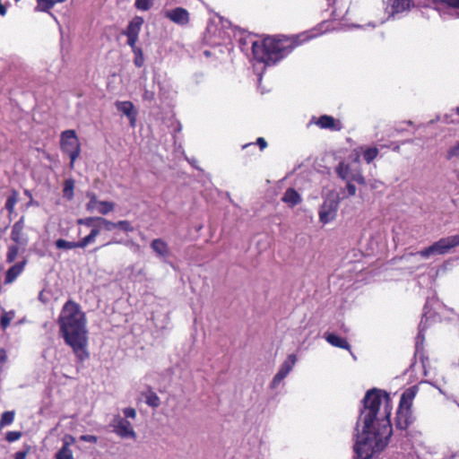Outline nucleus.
<instances>
[{
    "label": "nucleus",
    "instance_id": "obj_18",
    "mask_svg": "<svg viewBox=\"0 0 459 459\" xmlns=\"http://www.w3.org/2000/svg\"><path fill=\"white\" fill-rule=\"evenodd\" d=\"M25 263H26L25 261L17 263V264H13V266H11L7 270L5 279H4V282L6 284L12 283L22 273V272L23 271Z\"/></svg>",
    "mask_w": 459,
    "mask_h": 459
},
{
    "label": "nucleus",
    "instance_id": "obj_7",
    "mask_svg": "<svg viewBox=\"0 0 459 459\" xmlns=\"http://www.w3.org/2000/svg\"><path fill=\"white\" fill-rule=\"evenodd\" d=\"M114 429V432L123 437L136 438V433L133 429L132 424L126 419L121 418L119 415H116L110 424Z\"/></svg>",
    "mask_w": 459,
    "mask_h": 459
},
{
    "label": "nucleus",
    "instance_id": "obj_24",
    "mask_svg": "<svg viewBox=\"0 0 459 459\" xmlns=\"http://www.w3.org/2000/svg\"><path fill=\"white\" fill-rule=\"evenodd\" d=\"M145 403L152 408H157L160 404V397L153 391L149 390L145 394Z\"/></svg>",
    "mask_w": 459,
    "mask_h": 459
},
{
    "label": "nucleus",
    "instance_id": "obj_13",
    "mask_svg": "<svg viewBox=\"0 0 459 459\" xmlns=\"http://www.w3.org/2000/svg\"><path fill=\"white\" fill-rule=\"evenodd\" d=\"M252 52L254 57L260 63H264L266 65H271L269 54L267 52V48L265 47L264 39L263 42L259 43L257 41H254L252 43Z\"/></svg>",
    "mask_w": 459,
    "mask_h": 459
},
{
    "label": "nucleus",
    "instance_id": "obj_64",
    "mask_svg": "<svg viewBox=\"0 0 459 459\" xmlns=\"http://www.w3.org/2000/svg\"><path fill=\"white\" fill-rule=\"evenodd\" d=\"M456 113L459 115V107L456 108Z\"/></svg>",
    "mask_w": 459,
    "mask_h": 459
},
{
    "label": "nucleus",
    "instance_id": "obj_11",
    "mask_svg": "<svg viewBox=\"0 0 459 459\" xmlns=\"http://www.w3.org/2000/svg\"><path fill=\"white\" fill-rule=\"evenodd\" d=\"M165 17L180 26L187 25L190 21V14L188 11L183 7H176L166 11Z\"/></svg>",
    "mask_w": 459,
    "mask_h": 459
},
{
    "label": "nucleus",
    "instance_id": "obj_62",
    "mask_svg": "<svg viewBox=\"0 0 459 459\" xmlns=\"http://www.w3.org/2000/svg\"><path fill=\"white\" fill-rule=\"evenodd\" d=\"M420 338H423V337L421 336V334H420V333L418 334L417 339L419 340V339H420Z\"/></svg>",
    "mask_w": 459,
    "mask_h": 459
},
{
    "label": "nucleus",
    "instance_id": "obj_36",
    "mask_svg": "<svg viewBox=\"0 0 459 459\" xmlns=\"http://www.w3.org/2000/svg\"><path fill=\"white\" fill-rule=\"evenodd\" d=\"M378 154V150L377 148H369L366 150L363 153L364 160L370 163Z\"/></svg>",
    "mask_w": 459,
    "mask_h": 459
},
{
    "label": "nucleus",
    "instance_id": "obj_48",
    "mask_svg": "<svg viewBox=\"0 0 459 459\" xmlns=\"http://www.w3.org/2000/svg\"><path fill=\"white\" fill-rule=\"evenodd\" d=\"M80 439L85 442L97 443L98 437L94 435H82L80 437Z\"/></svg>",
    "mask_w": 459,
    "mask_h": 459
},
{
    "label": "nucleus",
    "instance_id": "obj_6",
    "mask_svg": "<svg viewBox=\"0 0 459 459\" xmlns=\"http://www.w3.org/2000/svg\"><path fill=\"white\" fill-rule=\"evenodd\" d=\"M335 170L337 175L343 180L355 181L360 185H365L366 183L360 171L350 164L340 162Z\"/></svg>",
    "mask_w": 459,
    "mask_h": 459
},
{
    "label": "nucleus",
    "instance_id": "obj_42",
    "mask_svg": "<svg viewBox=\"0 0 459 459\" xmlns=\"http://www.w3.org/2000/svg\"><path fill=\"white\" fill-rule=\"evenodd\" d=\"M454 157H459V143L447 151L446 159L451 160Z\"/></svg>",
    "mask_w": 459,
    "mask_h": 459
},
{
    "label": "nucleus",
    "instance_id": "obj_40",
    "mask_svg": "<svg viewBox=\"0 0 459 459\" xmlns=\"http://www.w3.org/2000/svg\"><path fill=\"white\" fill-rule=\"evenodd\" d=\"M22 437V432L20 431H8L5 436V439L12 443L17 441Z\"/></svg>",
    "mask_w": 459,
    "mask_h": 459
},
{
    "label": "nucleus",
    "instance_id": "obj_23",
    "mask_svg": "<svg viewBox=\"0 0 459 459\" xmlns=\"http://www.w3.org/2000/svg\"><path fill=\"white\" fill-rule=\"evenodd\" d=\"M115 106L118 111L122 112L126 117L131 116V114H133L136 111L134 104L128 100L117 101L115 103Z\"/></svg>",
    "mask_w": 459,
    "mask_h": 459
},
{
    "label": "nucleus",
    "instance_id": "obj_53",
    "mask_svg": "<svg viewBox=\"0 0 459 459\" xmlns=\"http://www.w3.org/2000/svg\"><path fill=\"white\" fill-rule=\"evenodd\" d=\"M136 117H137V111H135L134 113L131 114V116H128L127 118L129 119L130 121V125L131 126H135V122H136Z\"/></svg>",
    "mask_w": 459,
    "mask_h": 459
},
{
    "label": "nucleus",
    "instance_id": "obj_29",
    "mask_svg": "<svg viewBox=\"0 0 459 459\" xmlns=\"http://www.w3.org/2000/svg\"><path fill=\"white\" fill-rule=\"evenodd\" d=\"M56 1L55 0H37L36 11L47 12L50 10Z\"/></svg>",
    "mask_w": 459,
    "mask_h": 459
},
{
    "label": "nucleus",
    "instance_id": "obj_50",
    "mask_svg": "<svg viewBox=\"0 0 459 459\" xmlns=\"http://www.w3.org/2000/svg\"><path fill=\"white\" fill-rule=\"evenodd\" d=\"M100 201H89L88 204H86V209L87 211L89 212H93L94 210L97 209V206H99V203Z\"/></svg>",
    "mask_w": 459,
    "mask_h": 459
},
{
    "label": "nucleus",
    "instance_id": "obj_35",
    "mask_svg": "<svg viewBox=\"0 0 459 459\" xmlns=\"http://www.w3.org/2000/svg\"><path fill=\"white\" fill-rule=\"evenodd\" d=\"M134 54V64L136 67H142L144 62L143 54L142 49L139 48L133 51Z\"/></svg>",
    "mask_w": 459,
    "mask_h": 459
},
{
    "label": "nucleus",
    "instance_id": "obj_58",
    "mask_svg": "<svg viewBox=\"0 0 459 459\" xmlns=\"http://www.w3.org/2000/svg\"><path fill=\"white\" fill-rule=\"evenodd\" d=\"M350 354L351 355V357H352L353 359H356V356L353 354V352H352V351H350Z\"/></svg>",
    "mask_w": 459,
    "mask_h": 459
},
{
    "label": "nucleus",
    "instance_id": "obj_52",
    "mask_svg": "<svg viewBox=\"0 0 459 459\" xmlns=\"http://www.w3.org/2000/svg\"><path fill=\"white\" fill-rule=\"evenodd\" d=\"M256 143L260 147L261 150H264L267 146V143L263 137L257 138Z\"/></svg>",
    "mask_w": 459,
    "mask_h": 459
},
{
    "label": "nucleus",
    "instance_id": "obj_55",
    "mask_svg": "<svg viewBox=\"0 0 459 459\" xmlns=\"http://www.w3.org/2000/svg\"><path fill=\"white\" fill-rule=\"evenodd\" d=\"M87 197L90 199V201H98L97 199V195L95 193L93 192H88L86 194Z\"/></svg>",
    "mask_w": 459,
    "mask_h": 459
},
{
    "label": "nucleus",
    "instance_id": "obj_63",
    "mask_svg": "<svg viewBox=\"0 0 459 459\" xmlns=\"http://www.w3.org/2000/svg\"><path fill=\"white\" fill-rule=\"evenodd\" d=\"M111 243H117V241H110V242H108L106 245H110Z\"/></svg>",
    "mask_w": 459,
    "mask_h": 459
},
{
    "label": "nucleus",
    "instance_id": "obj_9",
    "mask_svg": "<svg viewBox=\"0 0 459 459\" xmlns=\"http://www.w3.org/2000/svg\"><path fill=\"white\" fill-rule=\"evenodd\" d=\"M297 361V357L294 354H290L287 359L281 365L280 369L273 377L271 382V387L275 388L292 370L295 363Z\"/></svg>",
    "mask_w": 459,
    "mask_h": 459
},
{
    "label": "nucleus",
    "instance_id": "obj_41",
    "mask_svg": "<svg viewBox=\"0 0 459 459\" xmlns=\"http://www.w3.org/2000/svg\"><path fill=\"white\" fill-rule=\"evenodd\" d=\"M95 238L92 237L91 234L87 235L83 238H82L80 241H78V245L80 248H84L89 244L93 243L95 241Z\"/></svg>",
    "mask_w": 459,
    "mask_h": 459
},
{
    "label": "nucleus",
    "instance_id": "obj_20",
    "mask_svg": "<svg viewBox=\"0 0 459 459\" xmlns=\"http://www.w3.org/2000/svg\"><path fill=\"white\" fill-rule=\"evenodd\" d=\"M151 247L159 256H167L169 255L168 245L161 238L153 239L151 243Z\"/></svg>",
    "mask_w": 459,
    "mask_h": 459
},
{
    "label": "nucleus",
    "instance_id": "obj_2",
    "mask_svg": "<svg viewBox=\"0 0 459 459\" xmlns=\"http://www.w3.org/2000/svg\"><path fill=\"white\" fill-rule=\"evenodd\" d=\"M59 333L80 361L90 356L87 351L88 330L85 314L80 306L68 300L65 303L58 316Z\"/></svg>",
    "mask_w": 459,
    "mask_h": 459
},
{
    "label": "nucleus",
    "instance_id": "obj_32",
    "mask_svg": "<svg viewBox=\"0 0 459 459\" xmlns=\"http://www.w3.org/2000/svg\"><path fill=\"white\" fill-rule=\"evenodd\" d=\"M14 318V312L13 311H10V312H4L0 317V325H1V328L2 329H6L11 321Z\"/></svg>",
    "mask_w": 459,
    "mask_h": 459
},
{
    "label": "nucleus",
    "instance_id": "obj_25",
    "mask_svg": "<svg viewBox=\"0 0 459 459\" xmlns=\"http://www.w3.org/2000/svg\"><path fill=\"white\" fill-rule=\"evenodd\" d=\"M74 181L73 179H66L64 184V197L72 200L74 198Z\"/></svg>",
    "mask_w": 459,
    "mask_h": 459
},
{
    "label": "nucleus",
    "instance_id": "obj_57",
    "mask_svg": "<svg viewBox=\"0 0 459 459\" xmlns=\"http://www.w3.org/2000/svg\"><path fill=\"white\" fill-rule=\"evenodd\" d=\"M350 354L351 355V357H352L353 359H356V356L353 354V352H352V351H350Z\"/></svg>",
    "mask_w": 459,
    "mask_h": 459
},
{
    "label": "nucleus",
    "instance_id": "obj_60",
    "mask_svg": "<svg viewBox=\"0 0 459 459\" xmlns=\"http://www.w3.org/2000/svg\"><path fill=\"white\" fill-rule=\"evenodd\" d=\"M350 354L351 355V357H352L353 359H356V356L353 354V352H352V351H350Z\"/></svg>",
    "mask_w": 459,
    "mask_h": 459
},
{
    "label": "nucleus",
    "instance_id": "obj_49",
    "mask_svg": "<svg viewBox=\"0 0 459 459\" xmlns=\"http://www.w3.org/2000/svg\"><path fill=\"white\" fill-rule=\"evenodd\" d=\"M74 441L75 439L73 436L65 435L63 438V446L66 445L67 447H70V446L73 445Z\"/></svg>",
    "mask_w": 459,
    "mask_h": 459
},
{
    "label": "nucleus",
    "instance_id": "obj_43",
    "mask_svg": "<svg viewBox=\"0 0 459 459\" xmlns=\"http://www.w3.org/2000/svg\"><path fill=\"white\" fill-rule=\"evenodd\" d=\"M346 190L347 195H343L344 198H349L356 194V186L351 183V181H347Z\"/></svg>",
    "mask_w": 459,
    "mask_h": 459
},
{
    "label": "nucleus",
    "instance_id": "obj_12",
    "mask_svg": "<svg viewBox=\"0 0 459 459\" xmlns=\"http://www.w3.org/2000/svg\"><path fill=\"white\" fill-rule=\"evenodd\" d=\"M417 4L424 7H431L438 12L448 7L459 9V0H417Z\"/></svg>",
    "mask_w": 459,
    "mask_h": 459
},
{
    "label": "nucleus",
    "instance_id": "obj_46",
    "mask_svg": "<svg viewBox=\"0 0 459 459\" xmlns=\"http://www.w3.org/2000/svg\"><path fill=\"white\" fill-rule=\"evenodd\" d=\"M126 37H127V44L131 47L132 51L139 48L138 47H136L138 36H126Z\"/></svg>",
    "mask_w": 459,
    "mask_h": 459
},
{
    "label": "nucleus",
    "instance_id": "obj_3",
    "mask_svg": "<svg viewBox=\"0 0 459 459\" xmlns=\"http://www.w3.org/2000/svg\"><path fill=\"white\" fill-rule=\"evenodd\" d=\"M265 47L269 54L271 65L276 64L279 60L283 58L286 55L291 52L294 46L290 39H264Z\"/></svg>",
    "mask_w": 459,
    "mask_h": 459
},
{
    "label": "nucleus",
    "instance_id": "obj_8",
    "mask_svg": "<svg viewBox=\"0 0 459 459\" xmlns=\"http://www.w3.org/2000/svg\"><path fill=\"white\" fill-rule=\"evenodd\" d=\"M338 207L339 201L337 199H326L319 211L320 221L325 224L332 221L336 216Z\"/></svg>",
    "mask_w": 459,
    "mask_h": 459
},
{
    "label": "nucleus",
    "instance_id": "obj_21",
    "mask_svg": "<svg viewBox=\"0 0 459 459\" xmlns=\"http://www.w3.org/2000/svg\"><path fill=\"white\" fill-rule=\"evenodd\" d=\"M416 394H417L416 386H411V387L408 388L407 390H405L401 396L399 405L410 408L411 402L414 399Z\"/></svg>",
    "mask_w": 459,
    "mask_h": 459
},
{
    "label": "nucleus",
    "instance_id": "obj_30",
    "mask_svg": "<svg viewBox=\"0 0 459 459\" xmlns=\"http://www.w3.org/2000/svg\"><path fill=\"white\" fill-rule=\"evenodd\" d=\"M18 202V194L16 191H13L12 195L7 197L5 202V209L9 212V213H13L14 211V206Z\"/></svg>",
    "mask_w": 459,
    "mask_h": 459
},
{
    "label": "nucleus",
    "instance_id": "obj_33",
    "mask_svg": "<svg viewBox=\"0 0 459 459\" xmlns=\"http://www.w3.org/2000/svg\"><path fill=\"white\" fill-rule=\"evenodd\" d=\"M98 223L107 231H111L117 227V222L110 221L104 217H100Z\"/></svg>",
    "mask_w": 459,
    "mask_h": 459
},
{
    "label": "nucleus",
    "instance_id": "obj_44",
    "mask_svg": "<svg viewBox=\"0 0 459 459\" xmlns=\"http://www.w3.org/2000/svg\"><path fill=\"white\" fill-rule=\"evenodd\" d=\"M30 450V447L29 446H26L23 450L18 451L14 454V459H26Z\"/></svg>",
    "mask_w": 459,
    "mask_h": 459
},
{
    "label": "nucleus",
    "instance_id": "obj_56",
    "mask_svg": "<svg viewBox=\"0 0 459 459\" xmlns=\"http://www.w3.org/2000/svg\"><path fill=\"white\" fill-rule=\"evenodd\" d=\"M43 299V292L41 291V292L39 293V299Z\"/></svg>",
    "mask_w": 459,
    "mask_h": 459
},
{
    "label": "nucleus",
    "instance_id": "obj_34",
    "mask_svg": "<svg viewBox=\"0 0 459 459\" xmlns=\"http://www.w3.org/2000/svg\"><path fill=\"white\" fill-rule=\"evenodd\" d=\"M18 253H19V245H12L8 247V252H7V255H6V261L8 263H13L17 255H18Z\"/></svg>",
    "mask_w": 459,
    "mask_h": 459
},
{
    "label": "nucleus",
    "instance_id": "obj_10",
    "mask_svg": "<svg viewBox=\"0 0 459 459\" xmlns=\"http://www.w3.org/2000/svg\"><path fill=\"white\" fill-rule=\"evenodd\" d=\"M24 217H21L18 221H16L11 231V239L21 247H26L29 243V238L24 233Z\"/></svg>",
    "mask_w": 459,
    "mask_h": 459
},
{
    "label": "nucleus",
    "instance_id": "obj_26",
    "mask_svg": "<svg viewBox=\"0 0 459 459\" xmlns=\"http://www.w3.org/2000/svg\"><path fill=\"white\" fill-rule=\"evenodd\" d=\"M115 209V204L108 201H100L99 203V208L97 209L99 213L106 215Z\"/></svg>",
    "mask_w": 459,
    "mask_h": 459
},
{
    "label": "nucleus",
    "instance_id": "obj_31",
    "mask_svg": "<svg viewBox=\"0 0 459 459\" xmlns=\"http://www.w3.org/2000/svg\"><path fill=\"white\" fill-rule=\"evenodd\" d=\"M14 415L15 413L13 411H4L0 419V427L4 428L5 426L12 424L14 420Z\"/></svg>",
    "mask_w": 459,
    "mask_h": 459
},
{
    "label": "nucleus",
    "instance_id": "obj_38",
    "mask_svg": "<svg viewBox=\"0 0 459 459\" xmlns=\"http://www.w3.org/2000/svg\"><path fill=\"white\" fill-rule=\"evenodd\" d=\"M152 4V0H135V7L141 11H148Z\"/></svg>",
    "mask_w": 459,
    "mask_h": 459
},
{
    "label": "nucleus",
    "instance_id": "obj_1",
    "mask_svg": "<svg viewBox=\"0 0 459 459\" xmlns=\"http://www.w3.org/2000/svg\"><path fill=\"white\" fill-rule=\"evenodd\" d=\"M362 403L356 430L359 422L363 427L362 432L356 434L354 452L357 459H370L386 446L392 435L390 397L374 388L367 392Z\"/></svg>",
    "mask_w": 459,
    "mask_h": 459
},
{
    "label": "nucleus",
    "instance_id": "obj_17",
    "mask_svg": "<svg viewBox=\"0 0 459 459\" xmlns=\"http://www.w3.org/2000/svg\"><path fill=\"white\" fill-rule=\"evenodd\" d=\"M143 19L140 16H135L128 23L126 30L123 32L126 36H139Z\"/></svg>",
    "mask_w": 459,
    "mask_h": 459
},
{
    "label": "nucleus",
    "instance_id": "obj_14",
    "mask_svg": "<svg viewBox=\"0 0 459 459\" xmlns=\"http://www.w3.org/2000/svg\"><path fill=\"white\" fill-rule=\"evenodd\" d=\"M411 423L410 408L400 406L397 409L395 425L399 429H406Z\"/></svg>",
    "mask_w": 459,
    "mask_h": 459
},
{
    "label": "nucleus",
    "instance_id": "obj_4",
    "mask_svg": "<svg viewBox=\"0 0 459 459\" xmlns=\"http://www.w3.org/2000/svg\"><path fill=\"white\" fill-rule=\"evenodd\" d=\"M459 246V235L448 236L442 238L439 240L434 242L429 247L415 253L423 258H429L431 255H443L450 252L454 247Z\"/></svg>",
    "mask_w": 459,
    "mask_h": 459
},
{
    "label": "nucleus",
    "instance_id": "obj_15",
    "mask_svg": "<svg viewBox=\"0 0 459 459\" xmlns=\"http://www.w3.org/2000/svg\"><path fill=\"white\" fill-rule=\"evenodd\" d=\"M325 338L327 342L334 347L351 351V345L346 339L340 337L334 333H325Z\"/></svg>",
    "mask_w": 459,
    "mask_h": 459
},
{
    "label": "nucleus",
    "instance_id": "obj_5",
    "mask_svg": "<svg viewBox=\"0 0 459 459\" xmlns=\"http://www.w3.org/2000/svg\"><path fill=\"white\" fill-rule=\"evenodd\" d=\"M61 147L69 155L70 167L74 168V161L81 153V143L74 130H66L62 133Z\"/></svg>",
    "mask_w": 459,
    "mask_h": 459
},
{
    "label": "nucleus",
    "instance_id": "obj_47",
    "mask_svg": "<svg viewBox=\"0 0 459 459\" xmlns=\"http://www.w3.org/2000/svg\"><path fill=\"white\" fill-rule=\"evenodd\" d=\"M123 413L126 418L134 419L136 417V411L131 407L124 409Z\"/></svg>",
    "mask_w": 459,
    "mask_h": 459
},
{
    "label": "nucleus",
    "instance_id": "obj_19",
    "mask_svg": "<svg viewBox=\"0 0 459 459\" xmlns=\"http://www.w3.org/2000/svg\"><path fill=\"white\" fill-rule=\"evenodd\" d=\"M281 201L290 206H295L301 202V196L294 188H288L282 195Z\"/></svg>",
    "mask_w": 459,
    "mask_h": 459
},
{
    "label": "nucleus",
    "instance_id": "obj_61",
    "mask_svg": "<svg viewBox=\"0 0 459 459\" xmlns=\"http://www.w3.org/2000/svg\"><path fill=\"white\" fill-rule=\"evenodd\" d=\"M350 354L351 355V357H352L353 359H356V356L353 354V352H352V351H350Z\"/></svg>",
    "mask_w": 459,
    "mask_h": 459
},
{
    "label": "nucleus",
    "instance_id": "obj_45",
    "mask_svg": "<svg viewBox=\"0 0 459 459\" xmlns=\"http://www.w3.org/2000/svg\"><path fill=\"white\" fill-rule=\"evenodd\" d=\"M155 93L152 90L144 89L143 99L147 101H152L154 100Z\"/></svg>",
    "mask_w": 459,
    "mask_h": 459
},
{
    "label": "nucleus",
    "instance_id": "obj_39",
    "mask_svg": "<svg viewBox=\"0 0 459 459\" xmlns=\"http://www.w3.org/2000/svg\"><path fill=\"white\" fill-rule=\"evenodd\" d=\"M100 217H87V218L78 219L77 220V223L79 225H84L86 227H91L95 223H98V219Z\"/></svg>",
    "mask_w": 459,
    "mask_h": 459
},
{
    "label": "nucleus",
    "instance_id": "obj_22",
    "mask_svg": "<svg viewBox=\"0 0 459 459\" xmlns=\"http://www.w3.org/2000/svg\"><path fill=\"white\" fill-rule=\"evenodd\" d=\"M392 7V13H402L411 6V0H389Z\"/></svg>",
    "mask_w": 459,
    "mask_h": 459
},
{
    "label": "nucleus",
    "instance_id": "obj_27",
    "mask_svg": "<svg viewBox=\"0 0 459 459\" xmlns=\"http://www.w3.org/2000/svg\"><path fill=\"white\" fill-rule=\"evenodd\" d=\"M56 247L58 249H74L80 248L78 242H71L63 238H59L55 242Z\"/></svg>",
    "mask_w": 459,
    "mask_h": 459
},
{
    "label": "nucleus",
    "instance_id": "obj_37",
    "mask_svg": "<svg viewBox=\"0 0 459 459\" xmlns=\"http://www.w3.org/2000/svg\"><path fill=\"white\" fill-rule=\"evenodd\" d=\"M117 225L118 229L122 230L125 232H133L134 230V226L129 221H118L117 222Z\"/></svg>",
    "mask_w": 459,
    "mask_h": 459
},
{
    "label": "nucleus",
    "instance_id": "obj_28",
    "mask_svg": "<svg viewBox=\"0 0 459 459\" xmlns=\"http://www.w3.org/2000/svg\"><path fill=\"white\" fill-rule=\"evenodd\" d=\"M56 459H74L73 451L70 447L62 446V447L56 454Z\"/></svg>",
    "mask_w": 459,
    "mask_h": 459
},
{
    "label": "nucleus",
    "instance_id": "obj_59",
    "mask_svg": "<svg viewBox=\"0 0 459 459\" xmlns=\"http://www.w3.org/2000/svg\"><path fill=\"white\" fill-rule=\"evenodd\" d=\"M350 354L351 355V357H352L353 359H356V356L353 354V352H352V351H350Z\"/></svg>",
    "mask_w": 459,
    "mask_h": 459
},
{
    "label": "nucleus",
    "instance_id": "obj_16",
    "mask_svg": "<svg viewBox=\"0 0 459 459\" xmlns=\"http://www.w3.org/2000/svg\"><path fill=\"white\" fill-rule=\"evenodd\" d=\"M316 124L323 129H330L338 131L341 129V126L336 124L335 119L327 115L321 116L316 122Z\"/></svg>",
    "mask_w": 459,
    "mask_h": 459
},
{
    "label": "nucleus",
    "instance_id": "obj_51",
    "mask_svg": "<svg viewBox=\"0 0 459 459\" xmlns=\"http://www.w3.org/2000/svg\"><path fill=\"white\" fill-rule=\"evenodd\" d=\"M101 230V225H99V223H96L92 230H91L90 234L94 237L95 238L100 235Z\"/></svg>",
    "mask_w": 459,
    "mask_h": 459
},
{
    "label": "nucleus",
    "instance_id": "obj_54",
    "mask_svg": "<svg viewBox=\"0 0 459 459\" xmlns=\"http://www.w3.org/2000/svg\"><path fill=\"white\" fill-rule=\"evenodd\" d=\"M6 359H7L6 351L4 349L1 348L0 349V363L5 362Z\"/></svg>",
    "mask_w": 459,
    "mask_h": 459
}]
</instances>
